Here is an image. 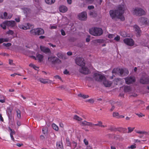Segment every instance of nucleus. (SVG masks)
<instances>
[{"label":"nucleus","mask_w":149,"mask_h":149,"mask_svg":"<svg viewBox=\"0 0 149 149\" xmlns=\"http://www.w3.org/2000/svg\"><path fill=\"white\" fill-rule=\"evenodd\" d=\"M22 9L26 17H29L31 16L32 14L31 11L30 9L26 8H22Z\"/></svg>","instance_id":"13"},{"label":"nucleus","mask_w":149,"mask_h":149,"mask_svg":"<svg viewBox=\"0 0 149 149\" xmlns=\"http://www.w3.org/2000/svg\"><path fill=\"white\" fill-rule=\"evenodd\" d=\"M79 71L81 73L85 74H87L89 72V71L87 68L83 66L79 70Z\"/></svg>","instance_id":"15"},{"label":"nucleus","mask_w":149,"mask_h":149,"mask_svg":"<svg viewBox=\"0 0 149 149\" xmlns=\"http://www.w3.org/2000/svg\"><path fill=\"white\" fill-rule=\"evenodd\" d=\"M57 28V26H50V29H56Z\"/></svg>","instance_id":"59"},{"label":"nucleus","mask_w":149,"mask_h":149,"mask_svg":"<svg viewBox=\"0 0 149 149\" xmlns=\"http://www.w3.org/2000/svg\"><path fill=\"white\" fill-rule=\"evenodd\" d=\"M93 77L96 81H102L103 79H105V77L104 75L98 73L94 74Z\"/></svg>","instance_id":"7"},{"label":"nucleus","mask_w":149,"mask_h":149,"mask_svg":"<svg viewBox=\"0 0 149 149\" xmlns=\"http://www.w3.org/2000/svg\"><path fill=\"white\" fill-rule=\"evenodd\" d=\"M82 125L83 126H88L91 127L93 126V124L92 123L89 122H87L84 120L81 122Z\"/></svg>","instance_id":"22"},{"label":"nucleus","mask_w":149,"mask_h":149,"mask_svg":"<svg viewBox=\"0 0 149 149\" xmlns=\"http://www.w3.org/2000/svg\"><path fill=\"white\" fill-rule=\"evenodd\" d=\"M103 84L106 87H109L111 86L112 84L111 81L107 80L105 77V79H103L102 81Z\"/></svg>","instance_id":"20"},{"label":"nucleus","mask_w":149,"mask_h":149,"mask_svg":"<svg viewBox=\"0 0 149 149\" xmlns=\"http://www.w3.org/2000/svg\"><path fill=\"white\" fill-rule=\"evenodd\" d=\"M9 41V39L8 38H0V43H2L4 42H8Z\"/></svg>","instance_id":"33"},{"label":"nucleus","mask_w":149,"mask_h":149,"mask_svg":"<svg viewBox=\"0 0 149 149\" xmlns=\"http://www.w3.org/2000/svg\"><path fill=\"white\" fill-rule=\"evenodd\" d=\"M6 26L8 27H13L16 24L15 22L13 20L6 21Z\"/></svg>","instance_id":"16"},{"label":"nucleus","mask_w":149,"mask_h":149,"mask_svg":"<svg viewBox=\"0 0 149 149\" xmlns=\"http://www.w3.org/2000/svg\"><path fill=\"white\" fill-rule=\"evenodd\" d=\"M87 3H91L93 2V0H86Z\"/></svg>","instance_id":"61"},{"label":"nucleus","mask_w":149,"mask_h":149,"mask_svg":"<svg viewBox=\"0 0 149 149\" xmlns=\"http://www.w3.org/2000/svg\"><path fill=\"white\" fill-rule=\"evenodd\" d=\"M31 35H38L43 34L44 33V30L41 28H36L32 29L30 31Z\"/></svg>","instance_id":"5"},{"label":"nucleus","mask_w":149,"mask_h":149,"mask_svg":"<svg viewBox=\"0 0 149 149\" xmlns=\"http://www.w3.org/2000/svg\"><path fill=\"white\" fill-rule=\"evenodd\" d=\"M55 1V0H45V3L51 5L54 3Z\"/></svg>","instance_id":"27"},{"label":"nucleus","mask_w":149,"mask_h":149,"mask_svg":"<svg viewBox=\"0 0 149 149\" xmlns=\"http://www.w3.org/2000/svg\"><path fill=\"white\" fill-rule=\"evenodd\" d=\"M123 41L125 43L130 46H133L134 44V41L131 38H126Z\"/></svg>","instance_id":"12"},{"label":"nucleus","mask_w":149,"mask_h":149,"mask_svg":"<svg viewBox=\"0 0 149 149\" xmlns=\"http://www.w3.org/2000/svg\"><path fill=\"white\" fill-rule=\"evenodd\" d=\"M112 73L113 75L110 77V79H112L115 76L113 75L114 74H115L116 75H120L122 76H125L128 74L129 72L127 69H126L114 68L113 70Z\"/></svg>","instance_id":"2"},{"label":"nucleus","mask_w":149,"mask_h":149,"mask_svg":"<svg viewBox=\"0 0 149 149\" xmlns=\"http://www.w3.org/2000/svg\"><path fill=\"white\" fill-rule=\"evenodd\" d=\"M13 16V14L11 13H9L8 14V17H6L7 19H10Z\"/></svg>","instance_id":"43"},{"label":"nucleus","mask_w":149,"mask_h":149,"mask_svg":"<svg viewBox=\"0 0 149 149\" xmlns=\"http://www.w3.org/2000/svg\"><path fill=\"white\" fill-rule=\"evenodd\" d=\"M0 55H3V56H8V55L7 54H6V53H1L0 54Z\"/></svg>","instance_id":"62"},{"label":"nucleus","mask_w":149,"mask_h":149,"mask_svg":"<svg viewBox=\"0 0 149 149\" xmlns=\"http://www.w3.org/2000/svg\"><path fill=\"white\" fill-rule=\"evenodd\" d=\"M128 148H131V149H134L136 148V146L135 145H131L130 146H129Z\"/></svg>","instance_id":"48"},{"label":"nucleus","mask_w":149,"mask_h":149,"mask_svg":"<svg viewBox=\"0 0 149 149\" xmlns=\"http://www.w3.org/2000/svg\"><path fill=\"white\" fill-rule=\"evenodd\" d=\"M56 147L58 149H62L63 146L61 144V143L60 141L57 142L56 143Z\"/></svg>","instance_id":"25"},{"label":"nucleus","mask_w":149,"mask_h":149,"mask_svg":"<svg viewBox=\"0 0 149 149\" xmlns=\"http://www.w3.org/2000/svg\"><path fill=\"white\" fill-rule=\"evenodd\" d=\"M120 39V37L119 36L117 35L116 37L114 38V40L117 41H118Z\"/></svg>","instance_id":"45"},{"label":"nucleus","mask_w":149,"mask_h":149,"mask_svg":"<svg viewBox=\"0 0 149 149\" xmlns=\"http://www.w3.org/2000/svg\"><path fill=\"white\" fill-rule=\"evenodd\" d=\"M125 82L127 84H131L135 81L134 77H127L125 79Z\"/></svg>","instance_id":"11"},{"label":"nucleus","mask_w":149,"mask_h":149,"mask_svg":"<svg viewBox=\"0 0 149 149\" xmlns=\"http://www.w3.org/2000/svg\"><path fill=\"white\" fill-rule=\"evenodd\" d=\"M1 26L3 28V29H6V21L4 22L3 23H2L1 24Z\"/></svg>","instance_id":"38"},{"label":"nucleus","mask_w":149,"mask_h":149,"mask_svg":"<svg viewBox=\"0 0 149 149\" xmlns=\"http://www.w3.org/2000/svg\"><path fill=\"white\" fill-rule=\"evenodd\" d=\"M136 133L141 134H147L148 132L145 131H136Z\"/></svg>","instance_id":"29"},{"label":"nucleus","mask_w":149,"mask_h":149,"mask_svg":"<svg viewBox=\"0 0 149 149\" xmlns=\"http://www.w3.org/2000/svg\"><path fill=\"white\" fill-rule=\"evenodd\" d=\"M8 17V13L6 12H5L3 13V16L1 15L0 16V18L1 19H6V17Z\"/></svg>","instance_id":"32"},{"label":"nucleus","mask_w":149,"mask_h":149,"mask_svg":"<svg viewBox=\"0 0 149 149\" xmlns=\"http://www.w3.org/2000/svg\"><path fill=\"white\" fill-rule=\"evenodd\" d=\"M132 13L133 15L137 16H141L146 14V12L144 10L138 7L133 8Z\"/></svg>","instance_id":"3"},{"label":"nucleus","mask_w":149,"mask_h":149,"mask_svg":"<svg viewBox=\"0 0 149 149\" xmlns=\"http://www.w3.org/2000/svg\"><path fill=\"white\" fill-rule=\"evenodd\" d=\"M113 117L118 118L119 116V113L117 112H114L113 113Z\"/></svg>","instance_id":"36"},{"label":"nucleus","mask_w":149,"mask_h":149,"mask_svg":"<svg viewBox=\"0 0 149 149\" xmlns=\"http://www.w3.org/2000/svg\"><path fill=\"white\" fill-rule=\"evenodd\" d=\"M48 128L47 127H44L42 129V131L43 133L45 134L48 132Z\"/></svg>","instance_id":"37"},{"label":"nucleus","mask_w":149,"mask_h":149,"mask_svg":"<svg viewBox=\"0 0 149 149\" xmlns=\"http://www.w3.org/2000/svg\"><path fill=\"white\" fill-rule=\"evenodd\" d=\"M9 64L11 65H14L15 64L13 63V60L9 59Z\"/></svg>","instance_id":"47"},{"label":"nucleus","mask_w":149,"mask_h":149,"mask_svg":"<svg viewBox=\"0 0 149 149\" xmlns=\"http://www.w3.org/2000/svg\"><path fill=\"white\" fill-rule=\"evenodd\" d=\"M68 3L69 4H71L72 3V0H67Z\"/></svg>","instance_id":"60"},{"label":"nucleus","mask_w":149,"mask_h":149,"mask_svg":"<svg viewBox=\"0 0 149 149\" xmlns=\"http://www.w3.org/2000/svg\"><path fill=\"white\" fill-rule=\"evenodd\" d=\"M131 88L130 86H125L124 87V91L125 92H129L131 91Z\"/></svg>","instance_id":"26"},{"label":"nucleus","mask_w":149,"mask_h":149,"mask_svg":"<svg viewBox=\"0 0 149 149\" xmlns=\"http://www.w3.org/2000/svg\"><path fill=\"white\" fill-rule=\"evenodd\" d=\"M66 144L68 146H69L70 145V142L69 141V139L68 138L66 139Z\"/></svg>","instance_id":"46"},{"label":"nucleus","mask_w":149,"mask_h":149,"mask_svg":"<svg viewBox=\"0 0 149 149\" xmlns=\"http://www.w3.org/2000/svg\"><path fill=\"white\" fill-rule=\"evenodd\" d=\"M21 18V17L20 16H18L17 18H16L15 19V21L17 22H19L20 21V19Z\"/></svg>","instance_id":"44"},{"label":"nucleus","mask_w":149,"mask_h":149,"mask_svg":"<svg viewBox=\"0 0 149 149\" xmlns=\"http://www.w3.org/2000/svg\"><path fill=\"white\" fill-rule=\"evenodd\" d=\"M88 9L90 10L94 8V7L93 6H89L88 7Z\"/></svg>","instance_id":"58"},{"label":"nucleus","mask_w":149,"mask_h":149,"mask_svg":"<svg viewBox=\"0 0 149 149\" xmlns=\"http://www.w3.org/2000/svg\"><path fill=\"white\" fill-rule=\"evenodd\" d=\"M0 120L2 121H3V119L1 114H0Z\"/></svg>","instance_id":"63"},{"label":"nucleus","mask_w":149,"mask_h":149,"mask_svg":"<svg viewBox=\"0 0 149 149\" xmlns=\"http://www.w3.org/2000/svg\"><path fill=\"white\" fill-rule=\"evenodd\" d=\"M98 123L96 124H93V126H98L99 127H104L105 126L102 125V123L101 121H98Z\"/></svg>","instance_id":"24"},{"label":"nucleus","mask_w":149,"mask_h":149,"mask_svg":"<svg viewBox=\"0 0 149 149\" xmlns=\"http://www.w3.org/2000/svg\"><path fill=\"white\" fill-rule=\"evenodd\" d=\"M54 77L56 79H58L60 80H61V78L58 75H56Z\"/></svg>","instance_id":"55"},{"label":"nucleus","mask_w":149,"mask_h":149,"mask_svg":"<svg viewBox=\"0 0 149 149\" xmlns=\"http://www.w3.org/2000/svg\"><path fill=\"white\" fill-rule=\"evenodd\" d=\"M40 48L41 51L45 54L49 53L51 52L50 49L44 46H40Z\"/></svg>","instance_id":"17"},{"label":"nucleus","mask_w":149,"mask_h":149,"mask_svg":"<svg viewBox=\"0 0 149 149\" xmlns=\"http://www.w3.org/2000/svg\"><path fill=\"white\" fill-rule=\"evenodd\" d=\"M73 119L78 121H81L82 120V119L77 115L74 116Z\"/></svg>","instance_id":"30"},{"label":"nucleus","mask_w":149,"mask_h":149,"mask_svg":"<svg viewBox=\"0 0 149 149\" xmlns=\"http://www.w3.org/2000/svg\"><path fill=\"white\" fill-rule=\"evenodd\" d=\"M142 45L144 46H146L148 47H149V42L147 43L146 44H142Z\"/></svg>","instance_id":"56"},{"label":"nucleus","mask_w":149,"mask_h":149,"mask_svg":"<svg viewBox=\"0 0 149 149\" xmlns=\"http://www.w3.org/2000/svg\"><path fill=\"white\" fill-rule=\"evenodd\" d=\"M48 61L52 64L57 63L59 64L61 63V61L56 56H50L48 58Z\"/></svg>","instance_id":"6"},{"label":"nucleus","mask_w":149,"mask_h":149,"mask_svg":"<svg viewBox=\"0 0 149 149\" xmlns=\"http://www.w3.org/2000/svg\"><path fill=\"white\" fill-rule=\"evenodd\" d=\"M52 127L56 131H58V128L57 125L53 123L52 125Z\"/></svg>","instance_id":"31"},{"label":"nucleus","mask_w":149,"mask_h":149,"mask_svg":"<svg viewBox=\"0 0 149 149\" xmlns=\"http://www.w3.org/2000/svg\"><path fill=\"white\" fill-rule=\"evenodd\" d=\"M134 30L136 32L137 35L139 36L141 33V30L139 26L136 25L133 26Z\"/></svg>","instance_id":"19"},{"label":"nucleus","mask_w":149,"mask_h":149,"mask_svg":"<svg viewBox=\"0 0 149 149\" xmlns=\"http://www.w3.org/2000/svg\"><path fill=\"white\" fill-rule=\"evenodd\" d=\"M8 129L10 131V135H13L15 134V131L14 130H12L10 127H8Z\"/></svg>","instance_id":"39"},{"label":"nucleus","mask_w":149,"mask_h":149,"mask_svg":"<svg viewBox=\"0 0 149 149\" xmlns=\"http://www.w3.org/2000/svg\"><path fill=\"white\" fill-rule=\"evenodd\" d=\"M90 15L92 17H96L97 15V13L95 12H91L90 13Z\"/></svg>","instance_id":"35"},{"label":"nucleus","mask_w":149,"mask_h":149,"mask_svg":"<svg viewBox=\"0 0 149 149\" xmlns=\"http://www.w3.org/2000/svg\"><path fill=\"white\" fill-rule=\"evenodd\" d=\"M135 114L137 115L139 117H142L143 116H145V115L141 113H135Z\"/></svg>","instance_id":"40"},{"label":"nucleus","mask_w":149,"mask_h":149,"mask_svg":"<svg viewBox=\"0 0 149 149\" xmlns=\"http://www.w3.org/2000/svg\"><path fill=\"white\" fill-rule=\"evenodd\" d=\"M29 66L30 67H32L35 70H37L39 68V67L36 66L35 65H34L32 63H31L29 64Z\"/></svg>","instance_id":"34"},{"label":"nucleus","mask_w":149,"mask_h":149,"mask_svg":"<svg viewBox=\"0 0 149 149\" xmlns=\"http://www.w3.org/2000/svg\"><path fill=\"white\" fill-rule=\"evenodd\" d=\"M114 35L113 34H109L108 37L109 38H112L114 37Z\"/></svg>","instance_id":"50"},{"label":"nucleus","mask_w":149,"mask_h":149,"mask_svg":"<svg viewBox=\"0 0 149 149\" xmlns=\"http://www.w3.org/2000/svg\"><path fill=\"white\" fill-rule=\"evenodd\" d=\"M3 45L6 47H9L11 45V44L10 43H3Z\"/></svg>","instance_id":"49"},{"label":"nucleus","mask_w":149,"mask_h":149,"mask_svg":"<svg viewBox=\"0 0 149 149\" xmlns=\"http://www.w3.org/2000/svg\"><path fill=\"white\" fill-rule=\"evenodd\" d=\"M61 32L62 35L63 36H65V31L63 29L61 30Z\"/></svg>","instance_id":"52"},{"label":"nucleus","mask_w":149,"mask_h":149,"mask_svg":"<svg viewBox=\"0 0 149 149\" xmlns=\"http://www.w3.org/2000/svg\"><path fill=\"white\" fill-rule=\"evenodd\" d=\"M120 34L123 37H125L127 36L126 33L125 32L121 33Z\"/></svg>","instance_id":"51"},{"label":"nucleus","mask_w":149,"mask_h":149,"mask_svg":"<svg viewBox=\"0 0 149 149\" xmlns=\"http://www.w3.org/2000/svg\"><path fill=\"white\" fill-rule=\"evenodd\" d=\"M79 19L81 20H85L87 19V15L86 13L83 12L79 14L78 15Z\"/></svg>","instance_id":"10"},{"label":"nucleus","mask_w":149,"mask_h":149,"mask_svg":"<svg viewBox=\"0 0 149 149\" xmlns=\"http://www.w3.org/2000/svg\"><path fill=\"white\" fill-rule=\"evenodd\" d=\"M89 32L91 34L94 36H97L101 35L103 33V31L101 28L95 27L90 29Z\"/></svg>","instance_id":"4"},{"label":"nucleus","mask_w":149,"mask_h":149,"mask_svg":"<svg viewBox=\"0 0 149 149\" xmlns=\"http://www.w3.org/2000/svg\"><path fill=\"white\" fill-rule=\"evenodd\" d=\"M16 113L17 117L19 119H20L21 118V112L19 110H17L16 111Z\"/></svg>","instance_id":"28"},{"label":"nucleus","mask_w":149,"mask_h":149,"mask_svg":"<svg viewBox=\"0 0 149 149\" xmlns=\"http://www.w3.org/2000/svg\"><path fill=\"white\" fill-rule=\"evenodd\" d=\"M134 128H131L130 127H128V133H130L132 132L134 130Z\"/></svg>","instance_id":"42"},{"label":"nucleus","mask_w":149,"mask_h":149,"mask_svg":"<svg viewBox=\"0 0 149 149\" xmlns=\"http://www.w3.org/2000/svg\"><path fill=\"white\" fill-rule=\"evenodd\" d=\"M67 10L68 8L67 7L63 5L61 6L59 8V11L62 13H65L67 11Z\"/></svg>","instance_id":"21"},{"label":"nucleus","mask_w":149,"mask_h":149,"mask_svg":"<svg viewBox=\"0 0 149 149\" xmlns=\"http://www.w3.org/2000/svg\"><path fill=\"white\" fill-rule=\"evenodd\" d=\"M36 58L38 59L40 62H41L42 61L43 56L41 54H37L36 55Z\"/></svg>","instance_id":"23"},{"label":"nucleus","mask_w":149,"mask_h":149,"mask_svg":"<svg viewBox=\"0 0 149 149\" xmlns=\"http://www.w3.org/2000/svg\"><path fill=\"white\" fill-rule=\"evenodd\" d=\"M63 73L65 74H69V72L67 70H65L64 71Z\"/></svg>","instance_id":"57"},{"label":"nucleus","mask_w":149,"mask_h":149,"mask_svg":"<svg viewBox=\"0 0 149 149\" xmlns=\"http://www.w3.org/2000/svg\"><path fill=\"white\" fill-rule=\"evenodd\" d=\"M147 21L148 19L144 17H141L138 20L139 22L141 25L147 24Z\"/></svg>","instance_id":"14"},{"label":"nucleus","mask_w":149,"mask_h":149,"mask_svg":"<svg viewBox=\"0 0 149 149\" xmlns=\"http://www.w3.org/2000/svg\"><path fill=\"white\" fill-rule=\"evenodd\" d=\"M38 81H40V82L44 84H45L47 83L48 84H51L52 82V81L50 80L47 79H44L42 78H40L39 79H38Z\"/></svg>","instance_id":"18"},{"label":"nucleus","mask_w":149,"mask_h":149,"mask_svg":"<svg viewBox=\"0 0 149 149\" xmlns=\"http://www.w3.org/2000/svg\"><path fill=\"white\" fill-rule=\"evenodd\" d=\"M75 61L76 64L80 66H83L85 65L84 60L83 58L77 57Z\"/></svg>","instance_id":"8"},{"label":"nucleus","mask_w":149,"mask_h":149,"mask_svg":"<svg viewBox=\"0 0 149 149\" xmlns=\"http://www.w3.org/2000/svg\"><path fill=\"white\" fill-rule=\"evenodd\" d=\"M89 97V96L88 95H82V97L83 98L85 99L86 98H88Z\"/></svg>","instance_id":"54"},{"label":"nucleus","mask_w":149,"mask_h":149,"mask_svg":"<svg viewBox=\"0 0 149 149\" xmlns=\"http://www.w3.org/2000/svg\"><path fill=\"white\" fill-rule=\"evenodd\" d=\"M5 102V100L4 98L2 100H0V102L1 103H3Z\"/></svg>","instance_id":"64"},{"label":"nucleus","mask_w":149,"mask_h":149,"mask_svg":"<svg viewBox=\"0 0 149 149\" xmlns=\"http://www.w3.org/2000/svg\"><path fill=\"white\" fill-rule=\"evenodd\" d=\"M19 27L21 29L26 30L33 28V26L31 24L28 23L25 24L24 25H19Z\"/></svg>","instance_id":"9"},{"label":"nucleus","mask_w":149,"mask_h":149,"mask_svg":"<svg viewBox=\"0 0 149 149\" xmlns=\"http://www.w3.org/2000/svg\"><path fill=\"white\" fill-rule=\"evenodd\" d=\"M84 142L86 145H87L88 144V141L86 139H84Z\"/></svg>","instance_id":"53"},{"label":"nucleus","mask_w":149,"mask_h":149,"mask_svg":"<svg viewBox=\"0 0 149 149\" xmlns=\"http://www.w3.org/2000/svg\"><path fill=\"white\" fill-rule=\"evenodd\" d=\"M6 33L9 35H12L14 34V32L12 30H9Z\"/></svg>","instance_id":"41"},{"label":"nucleus","mask_w":149,"mask_h":149,"mask_svg":"<svg viewBox=\"0 0 149 149\" xmlns=\"http://www.w3.org/2000/svg\"><path fill=\"white\" fill-rule=\"evenodd\" d=\"M124 8V5H121L119 6L117 10L115 11L111 10L109 12L112 18L116 17L122 21L124 20L125 18L123 15Z\"/></svg>","instance_id":"1"}]
</instances>
